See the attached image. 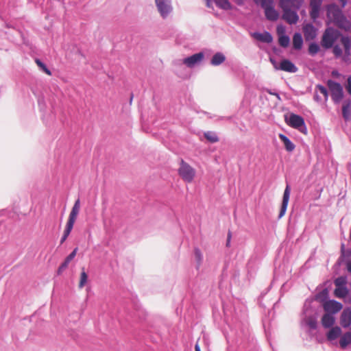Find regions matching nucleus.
<instances>
[{
    "label": "nucleus",
    "instance_id": "46",
    "mask_svg": "<svg viewBox=\"0 0 351 351\" xmlns=\"http://www.w3.org/2000/svg\"><path fill=\"white\" fill-rule=\"evenodd\" d=\"M65 269H64L63 267H62V266L60 265V267H58V274L60 275L62 274V272Z\"/></svg>",
    "mask_w": 351,
    "mask_h": 351
},
{
    "label": "nucleus",
    "instance_id": "34",
    "mask_svg": "<svg viewBox=\"0 0 351 351\" xmlns=\"http://www.w3.org/2000/svg\"><path fill=\"white\" fill-rule=\"evenodd\" d=\"M319 50V47L316 43H311L308 47V53L314 56L315 55Z\"/></svg>",
    "mask_w": 351,
    "mask_h": 351
},
{
    "label": "nucleus",
    "instance_id": "2",
    "mask_svg": "<svg viewBox=\"0 0 351 351\" xmlns=\"http://www.w3.org/2000/svg\"><path fill=\"white\" fill-rule=\"evenodd\" d=\"M283 11L282 19L289 24H295L299 19V16L295 11L291 10V8L298 9L299 5L287 4L286 6L279 5Z\"/></svg>",
    "mask_w": 351,
    "mask_h": 351
},
{
    "label": "nucleus",
    "instance_id": "48",
    "mask_svg": "<svg viewBox=\"0 0 351 351\" xmlns=\"http://www.w3.org/2000/svg\"><path fill=\"white\" fill-rule=\"evenodd\" d=\"M195 351H201L200 347L197 342L196 343V344L195 346Z\"/></svg>",
    "mask_w": 351,
    "mask_h": 351
},
{
    "label": "nucleus",
    "instance_id": "19",
    "mask_svg": "<svg viewBox=\"0 0 351 351\" xmlns=\"http://www.w3.org/2000/svg\"><path fill=\"white\" fill-rule=\"evenodd\" d=\"M341 335V329L339 326L332 327L327 333V339L332 341L337 339Z\"/></svg>",
    "mask_w": 351,
    "mask_h": 351
},
{
    "label": "nucleus",
    "instance_id": "23",
    "mask_svg": "<svg viewBox=\"0 0 351 351\" xmlns=\"http://www.w3.org/2000/svg\"><path fill=\"white\" fill-rule=\"evenodd\" d=\"M225 60V56L221 53H215L211 59V64L217 66L223 63Z\"/></svg>",
    "mask_w": 351,
    "mask_h": 351
},
{
    "label": "nucleus",
    "instance_id": "12",
    "mask_svg": "<svg viewBox=\"0 0 351 351\" xmlns=\"http://www.w3.org/2000/svg\"><path fill=\"white\" fill-rule=\"evenodd\" d=\"M340 322L343 328H348L351 325V308H347L341 313Z\"/></svg>",
    "mask_w": 351,
    "mask_h": 351
},
{
    "label": "nucleus",
    "instance_id": "25",
    "mask_svg": "<svg viewBox=\"0 0 351 351\" xmlns=\"http://www.w3.org/2000/svg\"><path fill=\"white\" fill-rule=\"evenodd\" d=\"M348 293V289L345 287H336L334 291V294L337 298H343Z\"/></svg>",
    "mask_w": 351,
    "mask_h": 351
},
{
    "label": "nucleus",
    "instance_id": "39",
    "mask_svg": "<svg viewBox=\"0 0 351 351\" xmlns=\"http://www.w3.org/2000/svg\"><path fill=\"white\" fill-rule=\"evenodd\" d=\"M77 250V247L75 248L73 251L65 258L66 260H67V262H71L75 258Z\"/></svg>",
    "mask_w": 351,
    "mask_h": 351
},
{
    "label": "nucleus",
    "instance_id": "36",
    "mask_svg": "<svg viewBox=\"0 0 351 351\" xmlns=\"http://www.w3.org/2000/svg\"><path fill=\"white\" fill-rule=\"evenodd\" d=\"M316 89H317L320 92V93L323 95V96L324 97V100L327 101L328 94V91H327L326 88L322 85H317Z\"/></svg>",
    "mask_w": 351,
    "mask_h": 351
},
{
    "label": "nucleus",
    "instance_id": "35",
    "mask_svg": "<svg viewBox=\"0 0 351 351\" xmlns=\"http://www.w3.org/2000/svg\"><path fill=\"white\" fill-rule=\"evenodd\" d=\"M36 64L48 75H51V72L47 68L45 64H43L40 60H36Z\"/></svg>",
    "mask_w": 351,
    "mask_h": 351
},
{
    "label": "nucleus",
    "instance_id": "28",
    "mask_svg": "<svg viewBox=\"0 0 351 351\" xmlns=\"http://www.w3.org/2000/svg\"><path fill=\"white\" fill-rule=\"evenodd\" d=\"M73 228V225H71V224L66 223L65 230L64 231L63 235H62V237L61 238V240H60V243L61 244L63 243L66 241V239H67V237L70 234Z\"/></svg>",
    "mask_w": 351,
    "mask_h": 351
},
{
    "label": "nucleus",
    "instance_id": "9",
    "mask_svg": "<svg viewBox=\"0 0 351 351\" xmlns=\"http://www.w3.org/2000/svg\"><path fill=\"white\" fill-rule=\"evenodd\" d=\"M290 193H291L290 187L289 185H287V186L285 189V191H284V194H283L282 202V205H281V208H280V213H279V216H278L279 218L282 217L285 215V213H286V210L287 208V206H288V203L289 201Z\"/></svg>",
    "mask_w": 351,
    "mask_h": 351
},
{
    "label": "nucleus",
    "instance_id": "11",
    "mask_svg": "<svg viewBox=\"0 0 351 351\" xmlns=\"http://www.w3.org/2000/svg\"><path fill=\"white\" fill-rule=\"evenodd\" d=\"M80 210V201L79 199H77L75 201V202L71 210V213H70L69 217V219L67 221V223H69L73 226L74 225L75 220L77 219V217L79 214Z\"/></svg>",
    "mask_w": 351,
    "mask_h": 351
},
{
    "label": "nucleus",
    "instance_id": "14",
    "mask_svg": "<svg viewBox=\"0 0 351 351\" xmlns=\"http://www.w3.org/2000/svg\"><path fill=\"white\" fill-rule=\"evenodd\" d=\"M252 36L256 40L265 43H270L273 40L272 36L267 32L263 33L254 32Z\"/></svg>",
    "mask_w": 351,
    "mask_h": 351
},
{
    "label": "nucleus",
    "instance_id": "32",
    "mask_svg": "<svg viewBox=\"0 0 351 351\" xmlns=\"http://www.w3.org/2000/svg\"><path fill=\"white\" fill-rule=\"evenodd\" d=\"M258 4L265 10L274 5V0H259Z\"/></svg>",
    "mask_w": 351,
    "mask_h": 351
},
{
    "label": "nucleus",
    "instance_id": "43",
    "mask_svg": "<svg viewBox=\"0 0 351 351\" xmlns=\"http://www.w3.org/2000/svg\"><path fill=\"white\" fill-rule=\"evenodd\" d=\"M346 89H347V91L351 94V77H349L348 78V84H347V86H346Z\"/></svg>",
    "mask_w": 351,
    "mask_h": 351
},
{
    "label": "nucleus",
    "instance_id": "22",
    "mask_svg": "<svg viewBox=\"0 0 351 351\" xmlns=\"http://www.w3.org/2000/svg\"><path fill=\"white\" fill-rule=\"evenodd\" d=\"M351 343V332H346L340 339L339 344L341 348H345Z\"/></svg>",
    "mask_w": 351,
    "mask_h": 351
},
{
    "label": "nucleus",
    "instance_id": "24",
    "mask_svg": "<svg viewBox=\"0 0 351 351\" xmlns=\"http://www.w3.org/2000/svg\"><path fill=\"white\" fill-rule=\"evenodd\" d=\"M350 105L351 102L350 101H346L342 106V115L346 121L348 120L350 118Z\"/></svg>",
    "mask_w": 351,
    "mask_h": 351
},
{
    "label": "nucleus",
    "instance_id": "29",
    "mask_svg": "<svg viewBox=\"0 0 351 351\" xmlns=\"http://www.w3.org/2000/svg\"><path fill=\"white\" fill-rule=\"evenodd\" d=\"M87 280L88 275L86 274V273L84 271V269L83 268L80 274V282L78 285L80 289H82L84 287L85 284L87 282Z\"/></svg>",
    "mask_w": 351,
    "mask_h": 351
},
{
    "label": "nucleus",
    "instance_id": "45",
    "mask_svg": "<svg viewBox=\"0 0 351 351\" xmlns=\"http://www.w3.org/2000/svg\"><path fill=\"white\" fill-rule=\"evenodd\" d=\"M69 263L70 262H67V260L65 259L64 261L60 265V266H62V267L66 269Z\"/></svg>",
    "mask_w": 351,
    "mask_h": 351
},
{
    "label": "nucleus",
    "instance_id": "27",
    "mask_svg": "<svg viewBox=\"0 0 351 351\" xmlns=\"http://www.w3.org/2000/svg\"><path fill=\"white\" fill-rule=\"evenodd\" d=\"M204 137L210 143H217L219 141L217 135L213 132H206L204 134Z\"/></svg>",
    "mask_w": 351,
    "mask_h": 351
},
{
    "label": "nucleus",
    "instance_id": "18",
    "mask_svg": "<svg viewBox=\"0 0 351 351\" xmlns=\"http://www.w3.org/2000/svg\"><path fill=\"white\" fill-rule=\"evenodd\" d=\"M322 325L325 328H328L332 327L335 322V318L333 315H330V313H325L322 317Z\"/></svg>",
    "mask_w": 351,
    "mask_h": 351
},
{
    "label": "nucleus",
    "instance_id": "33",
    "mask_svg": "<svg viewBox=\"0 0 351 351\" xmlns=\"http://www.w3.org/2000/svg\"><path fill=\"white\" fill-rule=\"evenodd\" d=\"M346 282V278L343 276L339 277L335 280L336 287H345Z\"/></svg>",
    "mask_w": 351,
    "mask_h": 351
},
{
    "label": "nucleus",
    "instance_id": "31",
    "mask_svg": "<svg viewBox=\"0 0 351 351\" xmlns=\"http://www.w3.org/2000/svg\"><path fill=\"white\" fill-rule=\"evenodd\" d=\"M289 38L286 35H280L278 38V43L282 47H287L289 45Z\"/></svg>",
    "mask_w": 351,
    "mask_h": 351
},
{
    "label": "nucleus",
    "instance_id": "52",
    "mask_svg": "<svg viewBox=\"0 0 351 351\" xmlns=\"http://www.w3.org/2000/svg\"><path fill=\"white\" fill-rule=\"evenodd\" d=\"M230 237H231V234L229 232L228 236V243L230 242Z\"/></svg>",
    "mask_w": 351,
    "mask_h": 351
},
{
    "label": "nucleus",
    "instance_id": "49",
    "mask_svg": "<svg viewBox=\"0 0 351 351\" xmlns=\"http://www.w3.org/2000/svg\"><path fill=\"white\" fill-rule=\"evenodd\" d=\"M314 99L315 100L319 101L321 100V99L319 98V97L317 95V94H315V96H314Z\"/></svg>",
    "mask_w": 351,
    "mask_h": 351
},
{
    "label": "nucleus",
    "instance_id": "50",
    "mask_svg": "<svg viewBox=\"0 0 351 351\" xmlns=\"http://www.w3.org/2000/svg\"><path fill=\"white\" fill-rule=\"evenodd\" d=\"M342 3V6H345L346 4V0H339Z\"/></svg>",
    "mask_w": 351,
    "mask_h": 351
},
{
    "label": "nucleus",
    "instance_id": "1",
    "mask_svg": "<svg viewBox=\"0 0 351 351\" xmlns=\"http://www.w3.org/2000/svg\"><path fill=\"white\" fill-rule=\"evenodd\" d=\"M195 170L184 160H181L178 169V174L181 178L188 182H191L195 176Z\"/></svg>",
    "mask_w": 351,
    "mask_h": 351
},
{
    "label": "nucleus",
    "instance_id": "17",
    "mask_svg": "<svg viewBox=\"0 0 351 351\" xmlns=\"http://www.w3.org/2000/svg\"><path fill=\"white\" fill-rule=\"evenodd\" d=\"M265 15L267 20L271 21H276L279 18V13L275 10L274 5L267 8L264 10Z\"/></svg>",
    "mask_w": 351,
    "mask_h": 351
},
{
    "label": "nucleus",
    "instance_id": "30",
    "mask_svg": "<svg viewBox=\"0 0 351 351\" xmlns=\"http://www.w3.org/2000/svg\"><path fill=\"white\" fill-rule=\"evenodd\" d=\"M328 291L326 289H324L317 295L316 300L323 304L325 301H327L326 299L328 298Z\"/></svg>",
    "mask_w": 351,
    "mask_h": 351
},
{
    "label": "nucleus",
    "instance_id": "10",
    "mask_svg": "<svg viewBox=\"0 0 351 351\" xmlns=\"http://www.w3.org/2000/svg\"><path fill=\"white\" fill-rule=\"evenodd\" d=\"M322 0H311L310 1V15L311 19L315 20L318 16L320 11Z\"/></svg>",
    "mask_w": 351,
    "mask_h": 351
},
{
    "label": "nucleus",
    "instance_id": "38",
    "mask_svg": "<svg viewBox=\"0 0 351 351\" xmlns=\"http://www.w3.org/2000/svg\"><path fill=\"white\" fill-rule=\"evenodd\" d=\"M332 51L336 57H340L342 55L341 48L338 45L334 46Z\"/></svg>",
    "mask_w": 351,
    "mask_h": 351
},
{
    "label": "nucleus",
    "instance_id": "15",
    "mask_svg": "<svg viewBox=\"0 0 351 351\" xmlns=\"http://www.w3.org/2000/svg\"><path fill=\"white\" fill-rule=\"evenodd\" d=\"M303 32L306 40H311L316 36V29L311 24L304 25Z\"/></svg>",
    "mask_w": 351,
    "mask_h": 351
},
{
    "label": "nucleus",
    "instance_id": "3",
    "mask_svg": "<svg viewBox=\"0 0 351 351\" xmlns=\"http://www.w3.org/2000/svg\"><path fill=\"white\" fill-rule=\"evenodd\" d=\"M340 34L338 30L333 28H327L322 38V45L326 49L332 47L334 43L339 38Z\"/></svg>",
    "mask_w": 351,
    "mask_h": 351
},
{
    "label": "nucleus",
    "instance_id": "6",
    "mask_svg": "<svg viewBox=\"0 0 351 351\" xmlns=\"http://www.w3.org/2000/svg\"><path fill=\"white\" fill-rule=\"evenodd\" d=\"M322 306L326 313H330V315L337 313L343 308V305L340 302L333 300L325 301L322 304Z\"/></svg>",
    "mask_w": 351,
    "mask_h": 351
},
{
    "label": "nucleus",
    "instance_id": "37",
    "mask_svg": "<svg viewBox=\"0 0 351 351\" xmlns=\"http://www.w3.org/2000/svg\"><path fill=\"white\" fill-rule=\"evenodd\" d=\"M194 254H195V259H196L198 265H199L202 261V254L200 250L198 248H195L194 250Z\"/></svg>",
    "mask_w": 351,
    "mask_h": 351
},
{
    "label": "nucleus",
    "instance_id": "7",
    "mask_svg": "<svg viewBox=\"0 0 351 351\" xmlns=\"http://www.w3.org/2000/svg\"><path fill=\"white\" fill-rule=\"evenodd\" d=\"M160 15L165 18L171 11L169 0H155Z\"/></svg>",
    "mask_w": 351,
    "mask_h": 351
},
{
    "label": "nucleus",
    "instance_id": "26",
    "mask_svg": "<svg viewBox=\"0 0 351 351\" xmlns=\"http://www.w3.org/2000/svg\"><path fill=\"white\" fill-rule=\"evenodd\" d=\"M215 4L220 8L223 10L231 9V4L228 0H213Z\"/></svg>",
    "mask_w": 351,
    "mask_h": 351
},
{
    "label": "nucleus",
    "instance_id": "41",
    "mask_svg": "<svg viewBox=\"0 0 351 351\" xmlns=\"http://www.w3.org/2000/svg\"><path fill=\"white\" fill-rule=\"evenodd\" d=\"M308 325L310 328L315 329L317 327V322L315 319H311L308 321Z\"/></svg>",
    "mask_w": 351,
    "mask_h": 351
},
{
    "label": "nucleus",
    "instance_id": "51",
    "mask_svg": "<svg viewBox=\"0 0 351 351\" xmlns=\"http://www.w3.org/2000/svg\"><path fill=\"white\" fill-rule=\"evenodd\" d=\"M237 3L239 5H241V4H243V1H242V0H237Z\"/></svg>",
    "mask_w": 351,
    "mask_h": 351
},
{
    "label": "nucleus",
    "instance_id": "40",
    "mask_svg": "<svg viewBox=\"0 0 351 351\" xmlns=\"http://www.w3.org/2000/svg\"><path fill=\"white\" fill-rule=\"evenodd\" d=\"M295 4V0H279V5Z\"/></svg>",
    "mask_w": 351,
    "mask_h": 351
},
{
    "label": "nucleus",
    "instance_id": "20",
    "mask_svg": "<svg viewBox=\"0 0 351 351\" xmlns=\"http://www.w3.org/2000/svg\"><path fill=\"white\" fill-rule=\"evenodd\" d=\"M303 44L302 35L300 33H295L293 36V47L295 49H301Z\"/></svg>",
    "mask_w": 351,
    "mask_h": 351
},
{
    "label": "nucleus",
    "instance_id": "16",
    "mask_svg": "<svg viewBox=\"0 0 351 351\" xmlns=\"http://www.w3.org/2000/svg\"><path fill=\"white\" fill-rule=\"evenodd\" d=\"M341 43L343 45L344 49H345V55L343 57V60L345 62H348L350 58V50L351 47V41L350 39L348 37L343 36L341 38Z\"/></svg>",
    "mask_w": 351,
    "mask_h": 351
},
{
    "label": "nucleus",
    "instance_id": "44",
    "mask_svg": "<svg viewBox=\"0 0 351 351\" xmlns=\"http://www.w3.org/2000/svg\"><path fill=\"white\" fill-rule=\"evenodd\" d=\"M270 62L272 64V65L274 66V67L275 68V69L280 70L279 65L275 60L270 58Z\"/></svg>",
    "mask_w": 351,
    "mask_h": 351
},
{
    "label": "nucleus",
    "instance_id": "4",
    "mask_svg": "<svg viewBox=\"0 0 351 351\" xmlns=\"http://www.w3.org/2000/svg\"><path fill=\"white\" fill-rule=\"evenodd\" d=\"M327 85L330 91L331 97L334 102L339 103L343 98V88L340 84L331 80H328Z\"/></svg>",
    "mask_w": 351,
    "mask_h": 351
},
{
    "label": "nucleus",
    "instance_id": "5",
    "mask_svg": "<svg viewBox=\"0 0 351 351\" xmlns=\"http://www.w3.org/2000/svg\"><path fill=\"white\" fill-rule=\"evenodd\" d=\"M287 123L289 126L298 130L302 133L306 134L307 130L305 126L304 120L302 117L291 114Z\"/></svg>",
    "mask_w": 351,
    "mask_h": 351
},
{
    "label": "nucleus",
    "instance_id": "42",
    "mask_svg": "<svg viewBox=\"0 0 351 351\" xmlns=\"http://www.w3.org/2000/svg\"><path fill=\"white\" fill-rule=\"evenodd\" d=\"M277 33L279 36H280V35H285V28L282 26H278Z\"/></svg>",
    "mask_w": 351,
    "mask_h": 351
},
{
    "label": "nucleus",
    "instance_id": "21",
    "mask_svg": "<svg viewBox=\"0 0 351 351\" xmlns=\"http://www.w3.org/2000/svg\"><path fill=\"white\" fill-rule=\"evenodd\" d=\"M279 138L283 142L287 151L292 152L295 149L294 144L285 135L280 134Z\"/></svg>",
    "mask_w": 351,
    "mask_h": 351
},
{
    "label": "nucleus",
    "instance_id": "47",
    "mask_svg": "<svg viewBox=\"0 0 351 351\" xmlns=\"http://www.w3.org/2000/svg\"><path fill=\"white\" fill-rule=\"evenodd\" d=\"M332 75L333 77H339L340 75H339V73H338V71H333L332 72Z\"/></svg>",
    "mask_w": 351,
    "mask_h": 351
},
{
    "label": "nucleus",
    "instance_id": "13",
    "mask_svg": "<svg viewBox=\"0 0 351 351\" xmlns=\"http://www.w3.org/2000/svg\"><path fill=\"white\" fill-rule=\"evenodd\" d=\"M279 69L289 73H295L298 68L289 60H283L279 64Z\"/></svg>",
    "mask_w": 351,
    "mask_h": 351
},
{
    "label": "nucleus",
    "instance_id": "53",
    "mask_svg": "<svg viewBox=\"0 0 351 351\" xmlns=\"http://www.w3.org/2000/svg\"><path fill=\"white\" fill-rule=\"evenodd\" d=\"M256 3H259V0H253Z\"/></svg>",
    "mask_w": 351,
    "mask_h": 351
},
{
    "label": "nucleus",
    "instance_id": "8",
    "mask_svg": "<svg viewBox=\"0 0 351 351\" xmlns=\"http://www.w3.org/2000/svg\"><path fill=\"white\" fill-rule=\"evenodd\" d=\"M204 53L202 52H199L184 58L183 60V63L188 67L191 68L196 64L199 63L204 59Z\"/></svg>",
    "mask_w": 351,
    "mask_h": 351
}]
</instances>
